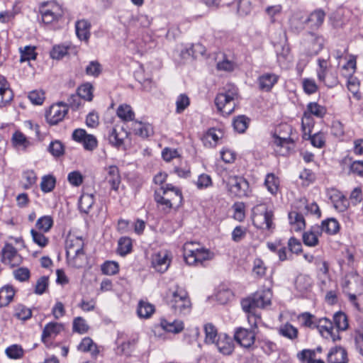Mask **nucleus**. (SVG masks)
Wrapping results in <instances>:
<instances>
[{
  "mask_svg": "<svg viewBox=\"0 0 363 363\" xmlns=\"http://www.w3.org/2000/svg\"><path fill=\"white\" fill-rule=\"evenodd\" d=\"M279 77L274 73H264L258 77L259 88L262 91H269L277 83Z\"/></svg>",
  "mask_w": 363,
  "mask_h": 363,
  "instance_id": "nucleus-23",
  "label": "nucleus"
},
{
  "mask_svg": "<svg viewBox=\"0 0 363 363\" xmlns=\"http://www.w3.org/2000/svg\"><path fill=\"white\" fill-rule=\"evenodd\" d=\"M13 98V91L6 79L0 74V108L10 104Z\"/></svg>",
  "mask_w": 363,
  "mask_h": 363,
  "instance_id": "nucleus-19",
  "label": "nucleus"
},
{
  "mask_svg": "<svg viewBox=\"0 0 363 363\" xmlns=\"http://www.w3.org/2000/svg\"><path fill=\"white\" fill-rule=\"evenodd\" d=\"M155 312V306L144 301H140L137 308V314L140 318H149Z\"/></svg>",
  "mask_w": 363,
  "mask_h": 363,
  "instance_id": "nucleus-35",
  "label": "nucleus"
},
{
  "mask_svg": "<svg viewBox=\"0 0 363 363\" xmlns=\"http://www.w3.org/2000/svg\"><path fill=\"white\" fill-rule=\"evenodd\" d=\"M72 139L83 145L84 148L88 151H93L98 145V141L96 137L91 134H88L84 129H75L72 135Z\"/></svg>",
  "mask_w": 363,
  "mask_h": 363,
  "instance_id": "nucleus-11",
  "label": "nucleus"
},
{
  "mask_svg": "<svg viewBox=\"0 0 363 363\" xmlns=\"http://www.w3.org/2000/svg\"><path fill=\"white\" fill-rule=\"evenodd\" d=\"M237 9V12L240 16H247L252 11V5L249 0H237L233 4Z\"/></svg>",
  "mask_w": 363,
  "mask_h": 363,
  "instance_id": "nucleus-49",
  "label": "nucleus"
},
{
  "mask_svg": "<svg viewBox=\"0 0 363 363\" xmlns=\"http://www.w3.org/2000/svg\"><path fill=\"white\" fill-rule=\"evenodd\" d=\"M127 135L125 132L121 129V132H118L117 128H113L110 130L108 134V141L111 145L119 147L123 144L124 138Z\"/></svg>",
  "mask_w": 363,
  "mask_h": 363,
  "instance_id": "nucleus-33",
  "label": "nucleus"
},
{
  "mask_svg": "<svg viewBox=\"0 0 363 363\" xmlns=\"http://www.w3.org/2000/svg\"><path fill=\"white\" fill-rule=\"evenodd\" d=\"M311 116L323 118L326 113V108L316 102H310L307 105L306 111Z\"/></svg>",
  "mask_w": 363,
  "mask_h": 363,
  "instance_id": "nucleus-48",
  "label": "nucleus"
},
{
  "mask_svg": "<svg viewBox=\"0 0 363 363\" xmlns=\"http://www.w3.org/2000/svg\"><path fill=\"white\" fill-rule=\"evenodd\" d=\"M193 243L184 246V258L189 265H203V262L211 258V253L204 248H190Z\"/></svg>",
  "mask_w": 363,
  "mask_h": 363,
  "instance_id": "nucleus-6",
  "label": "nucleus"
},
{
  "mask_svg": "<svg viewBox=\"0 0 363 363\" xmlns=\"http://www.w3.org/2000/svg\"><path fill=\"white\" fill-rule=\"evenodd\" d=\"M33 240L35 243L41 247H45L48 243V238H46L43 233L38 232L36 230L32 229L30 230Z\"/></svg>",
  "mask_w": 363,
  "mask_h": 363,
  "instance_id": "nucleus-63",
  "label": "nucleus"
},
{
  "mask_svg": "<svg viewBox=\"0 0 363 363\" xmlns=\"http://www.w3.org/2000/svg\"><path fill=\"white\" fill-rule=\"evenodd\" d=\"M1 262L5 264L14 267L21 262V257L18 255L16 248L11 244H6L1 251Z\"/></svg>",
  "mask_w": 363,
  "mask_h": 363,
  "instance_id": "nucleus-17",
  "label": "nucleus"
},
{
  "mask_svg": "<svg viewBox=\"0 0 363 363\" xmlns=\"http://www.w3.org/2000/svg\"><path fill=\"white\" fill-rule=\"evenodd\" d=\"M133 130L136 135L143 138L149 137L153 133L151 125L141 122L135 123Z\"/></svg>",
  "mask_w": 363,
  "mask_h": 363,
  "instance_id": "nucleus-42",
  "label": "nucleus"
},
{
  "mask_svg": "<svg viewBox=\"0 0 363 363\" xmlns=\"http://www.w3.org/2000/svg\"><path fill=\"white\" fill-rule=\"evenodd\" d=\"M132 250V242L129 238L123 237L118 240V252L121 255H126Z\"/></svg>",
  "mask_w": 363,
  "mask_h": 363,
  "instance_id": "nucleus-53",
  "label": "nucleus"
},
{
  "mask_svg": "<svg viewBox=\"0 0 363 363\" xmlns=\"http://www.w3.org/2000/svg\"><path fill=\"white\" fill-rule=\"evenodd\" d=\"M78 350L81 352H89L91 354L96 357L99 354V350L96 345L93 342L90 337H84L77 347Z\"/></svg>",
  "mask_w": 363,
  "mask_h": 363,
  "instance_id": "nucleus-34",
  "label": "nucleus"
},
{
  "mask_svg": "<svg viewBox=\"0 0 363 363\" xmlns=\"http://www.w3.org/2000/svg\"><path fill=\"white\" fill-rule=\"evenodd\" d=\"M206 333V342L207 343H215L218 338V333L215 326L211 323H207L204 325Z\"/></svg>",
  "mask_w": 363,
  "mask_h": 363,
  "instance_id": "nucleus-54",
  "label": "nucleus"
},
{
  "mask_svg": "<svg viewBox=\"0 0 363 363\" xmlns=\"http://www.w3.org/2000/svg\"><path fill=\"white\" fill-rule=\"evenodd\" d=\"M67 113L68 108L66 104L62 102H59L52 105L49 110L46 111V121L51 125H57L63 120Z\"/></svg>",
  "mask_w": 363,
  "mask_h": 363,
  "instance_id": "nucleus-10",
  "label": "nucleus"
},
{
  "mask_svg": "<svg viewBox=\"0 0 363 363\" xmlns=\"http://www.w3.org/2000/svg\"><path fill=\"white\" fill-rule=\"evenodd\" d=\"M167 303L175 314L186 315L190 313L191 303L185 289L177 286L175 290L169 291L167 296Z\"/></svg>",
  "mask_w": 363,
  "mask_h": 363,
  "instance_id": "nucleus-2",
  "label": "nucleus"
},
{
  "mask_svg": "<svg viewBox=\"0 0 363 363\" xmlns=\"http://www.w3.org/2000/svg\"><path fill=\"white\" fill-rule=\"evenodd\" d=\"M292 127L286 123L280 125L273 134V143L277 147L284 148V151L281 154L286 155L291 149V145H294L295 141L291 138Z\"/></svg>",
  "mask_w": 363,
  "mask_h": 363,
  "instance_id": "nucleus-5",
  "label": "nucleus"
},
{
  "mask_svg": "<svg viewBox=\"0 0 363 363\" xmlns=\"http://www.w3.org/2000/svg\"><path fill=\"white\" fill-rule=\"evenodd\" d=\"M108 174L106 177V182L110 184L111 189L117 191L121 184V176L119 169L116 166L108 167Z\"/></svg>",
  "mask_w": 363,
  "mask_h": 363,
  "instance_id": "nucleus-26",
  "label": "nucleus"
},
{
  "mask_svg": "<svg viewBox=\"0 0 363 363\" xmlns=\"http://www.w3.org/2000/svg\"><path fill=\"white\" fill-rule=\"evenodd\" d=\"M15 291L12 286H5L0 289V308L6 306L13 300Z\"/></svg>",
  "mask_w": 363,
  "mask_h": 363,
  "instance_id": "nucleus-38",
  "label": "nucleus"
},
{
  "mask_svg": "<svg viewBox=\"0 0 363 363\" xmlns=\"http://www.w3.org/2000/svg\"><path fill=\"white\" fill-rule=\"evenodd\" d=\"M322 233V229L318 225L311 226L310 230L303 234V243L310 247L316 246L318 244V238Z\"/></svg>",
  "mask_w": 363,
  "mask_h": 363,
  "instance_id": "nucleus-22",
  "label": "nucleus"
},
{
  "mask_svg": "<svg viewBox=\"0 0 363 363\" xmlns=\"http://www.w3.org/2000/svg\"><path fill=\"white\" fill-rule=\"evenodd\" d=\"M306 41L308 43V54L309 55H316L323 49L325 40L322 35L308 32L306 35Z\"/></svg>",
  "mask_w": 363,
  "mask_h": 363,
  "instance_id": "nucleus-18",
  "label": "nucleus"
},
{
  "mask_svg": "<svg viewBox=\"0 0 363 363\" xmlns=\"http://www.w3.org/2000/svg\"><path fill=\"white\" fill-rule=\"evenodd\" d=\"M90 23L84 19L77 21L75 23V30L77 38L80 40L88 42L90 38Z\"/></svg>",
  "mask_w": 363,
  "mask_h": 363,
  "instance_id": "nucleus-25",
  "label": "nucleus"
},
{
  "mask_svg": "<svg viewBox=\"0 0 363 363\" xmlns=\"http://www.w3.org/2000/svg\"><path fill=\"white\" fill-rule=\"evenodd\" d=\"M272 297L269 289L257 291L251 297L243 299L241 302L244 311H252L257 308H264L271 304Z\"/></svg>",
  "mask_w": 363,
  "mask_h": 363,
  "instance_id": "nucleus-4",
  "label": "nucleus"
},
{
  "mask_svg": "<svg viewBox=\"0 0 363 363\" xmlns=\"http://www.w3.org/2000/svg\"><path fill=\"white\" fill-rule=\"evenodd\" d=\"M222 137L223 133L220 130L210 128L202 137V142L207 147H214Z\"/></svg>",
  "mask_w": 363,
  "mask_h": 363,
  "instance_id": "nucleus-24",
  "label": "nucleus"
},
{
  "mask_svg": "<svg viewBox=\"0 0 363 363\" xmlns=\"http://www.w3.org/2000/svg\"><path fill=\"white\" fill-rule=\"evenodd\" d=\"M48 150L55 157H59L63 155L65 152L64 145L60 140L52 141Z\"/></svg>",
  "mask_w": 363,
  "mask_h": 363,
  "instance_id": "nucleus-55",
  "label": "nucleus"
},
{
  "mask_svg": "<svg viewBox=\"0 0 363 363\" xmlns=\"http://www.w3.org/2000/svg\"><path fill=\"white\" fill-rule=\"evenodd\" d=\"M170 262L171 258L167 251H160L152 257V267L160 273H164L167 270Z\"/></svg>",
  "mask_w": 363,
  "mask_h": 363,
  "instance_id": "nucleus-15",
  "label": "nucleus"
},
{
  "mask_svg": "<svg viewBox=\"0 0 363 363\" xmlns=\"http://www.w3.org/2000/svg\"><path fill=\"white\" fill-rule=\"evenodd\" d=\"M352 281H354L357 284L360 283V282H362V279L357 273L351 272L349 274L345 276V280L343 281V282L342 284V288L345 290L350 291L351 290L350 284H352Z\"/></svg>",
  "mask_w": 363,
  "mask_h": 363,
  "instance_id": "nucleus-61",
  "label": "nucleus"
},
{
  "mask_svg": "<svg viewBox=\"0 0 363 363\" xmlns=\"http://www.w3.org/2000/svg\"><path fill=\"white\" fill-rule=\"evenodd\" d=\"M53 225V220L50 216H44L38 219L37 228L44 233L48 232Z\"/></svg>",
  "mask_w": 363,
  "mask_h": 363,
  "instance_id": "nucleus-51",
  "label": "nucleus"
},
{
  "mask_svg": "<svg viewBox=\"0 0 363 363\" xmlns=\"http://www.w3.org/2000/svg\"><path fill=\"white\" fill-rule=\"evenodd\" d=\"M117 116L123 121H130L133 120L135 113L130 106L122 104L120 105L117 109Z\"/></svg>",
  "mask_w": 363,
  "mask_h": 363,
  "instance_id": "nucleus-47",
  "label": "nucleus"
},
{
  "mask_svg": "<svg viewBox=\"0 0 363 363\" xmlns=\"http://www.w3.org/2000/svg\"><path fill=\"white\" fill-rule=\"evenodd\" d=\"M235 340L245 348H250L255 343V333L242 328H238L234 334Z\"/></svg>",
  "mask_w": 363,
  "mask_h": 363,
  "instance_id": "nucleus-16",
  "label": "nucleus"
},
{
  "mask_svg": "<svg viewBox=\"0 0 363 363\" xmlns=\"http://www.w3.org/2000/svg\"><path fill=\"white\" fill-rule=\"evenodd\" d=\"M326 13L322 9H317L308 16H294L291 20V26L296 30L308 28L311 30L318 29L324 23Z\"/></svg>",
  "mask_w": 363,
  "mask_h": 363,
  "instance_id": "nucleus-3",
  "label": "nucleus"
},
{
  "mask_svg": "<svg viewBox=\"0 0 363 363\" xmlns=\"http://www.w3.org/2000/svg\"><path fill=\"white\" fill-rule=\"evenodd\" d=\"M349 205V201L344 195H338L337 199L333 201V206L339 212H345L348 208Z\"/></svg>",
  "mask_w": 363,
  "mask_h": 363,
  "instance_id": "nucleus-64",
  "label": "nucleus"
},
{
  "mask_svg": "<svg viewBox=\"0 0 363 363\" xmlns=\"http://www.w3.org/2000/svg\"><path fill=\"white\" fill-rule=\"evenodd\" d=\"M264 184L271 194H277L279 189V181L274 174H268L266 176Z\"/></svg>",
  "mask_w": 363,
  "mask_h": 363,
  "instance_id": "nucleus-50",
  "label": "nucleus"
},
{
  "mask_svg": "<svg viewBox=\"0 0 363 363\" xmlns=\"http://www.w3.org/2000/svg\"><path fill=\"white\" fill-rule=\"evenodd\" d=\"M289 219L291 228L294 231H301L306 226L305 220L301 213L291 211L289 213Z\"/></svg>",
  "mask_w": 363,
  "mask_h": 363,
  "instance_id": "nucleus-27",
  "label": "nucleus"
},
{
  "mask_svg": "<svg viewBox=\"0 0 363 363\" xmlns=\"http://www.w3.org/2000/svg\"><path fill=\"white\" fill-rule=\"evenodd\" d=\"M12 142L16 147L26 150L30 145V142L21 131H16L12 135Z\"/></svg>",
  "mask_w": 363,
  "mask_h": 363,
  "instance_id": "nucleus-41",
  "label": "nucleus"
},
{
  "mask_svg": "<svg viewBox=\"0 0 363 363\" xmlns=\"http://www.w3.org/2000/svg\"><path fill=\"white\" fill-rule=\"evenodd\" d=\"M325 339H331L333 342L340 340L339 334H336L335 328L330 320L326 318H317L315 326Z\"/></svg>",
  "mask_w": 363,
  "mask_h": 363,
  "instance_id": "nucleus-12",
  "label": "nucleus"
},
{
  "mask_svg": "<svg viewBox=\"0 0 363 363\" xmlns=\"http://www.w3.org/2000/svg\"><path fill=\"white\" fill-rule=\"evenodd\" d=\"M238 96V88L231 84H226L215 99L218 111L223 116L231 114L235 110Z\"/></svg>",
  "mask_w": 363,
  "mask_h": 363,
  "instance_id": "nucleus-1",
  "label": "nucleus"
},
{
  "mask_svg": "<svg viewBox=\"0 0 363 363\" xmlns=\"http://www.w3.org/2000/svg\"><path fill=\"white\" fill-rule=\"evenodd\" d=\"M70 46L65 44L55 45L50 52V57L60 60L69 54Z\"/></svg>",
  "mask_w": 363,
  "mask_h": 363,
  "instance_id": "nucleus-37",
  "label": "nucleus"
},
{
  "mask_svg": "<svg viewBox=\"0 0 363 363\" xmlns=\"http://www.w3.org/2000/svg\"><path fill=\"white\" fill-rule=\"evenodd\" d=\"M226 185L231 196L239 198L248 196L249 183L242 177L230 175L227 179Z\"/></svg>",
  "mask_w": 363,
  "mask_h": 363,
  "instance_id": "nucleus-8",
  "label": "nucleus"
},
{
  "mask_svg": "<svg viewBox=\"0 0 363 363\" xmlns=\"http://www.w3.org/2000/svg\"><path fill=\"white\" fill-rule=\"evenodd\" d=\"M319 228L322 229V233L325 232L329 235H335L339 232L340 226L336 219L330 218L323 220Z\"/></svg>",
  "mask_w": 363,
  "mask_h": 363,
  "instance_id": "nucleus-30",
  "label": "nucleus"
},
{
  "mask_svg": "<svg viewBox=\"0 0 363 363\" xmlns=\"http://www.w3.org/2000/svg\"><path fill=\"white\" fill-rule=\"evenodd\" d=\"M89 326L86 320L82 317H77L73 320V330L80 334L88 331Z\"/></svg>",
  "mask_w": 363,
  "mask_h": 363,
  "instance_id": "nucleus-62",
  "label": "nucleus"
},
{
  "mask_svg": "<svg viewBox=\"0 0 363 363\" xmlns=\"http://www.w3.org/2000/svg\"><path fill=\"white\" fill-rule=\"evenodd\" d=\"M261 210L259 207L257 208L259 213H255L253 216V223L254 225L260 229L271 230L274 228L273 223V213L272 211H268L264 206H260Z\"/></svg>",
  "mask_w": 363,
  "mask_h": 363,
  "instance_id": "nucleus-9",
  "label": "nucleus"
},
{
  "mask_svg": "<svg viewBox=\"0 0 363 363\" xmlns=\"http://www.w3.org/2000/svg\"><path fill=\"white\" fill-rule=\"evenodd\" d=\"M278 333L280 335L290 340H296L298 335V329L289 323L281 325L278 329Z\"/></svg>",
  "mask_w": 363,
  "mask_h": 363,
  "instance_id": "nucleus-32",
  "label": "nucleus"
},
{
  "mask_svg": "<svg viewBox=\"0 0 363 363\" xmlns=\"http://www.w3.org/2000/svg\"><path fill=\"white\" fill-rule=\"evenodd\" d=\"M64 329L63 325L56 322H50L48 323L42 333V340L45 341V339L51 336H55L59 334Z\"/></svg>",
  "mask_w": 363,
  "mask_h": 363,
  "instance_id": "nucleus-28",
  "label": "nucleus"
},
{
  "mask_svg": "<svg viewBox=\"0 0 363 363\" xmlns=\"http://www.w3.org/2000/svg\"><path fill=\"white\" fill-rule=\"evenodd\" d=\"M298 357L303 363H325L322 359H315V351L311 350H302Z\"/></svg>",
  "mask_w": 363,
  "mask_h": 363,
  "instance_id": "nucleus-45",
  "label": "nucleus"
},
{
  "mask_svg": "<svg viewBox=\"0 0 363 363\" xmlns=\"http://www.w3.org/2000/svg\"><path fill=\"white\" fill-rule=\"evenodd\" d=\"M249 119L245 116H240L233 121V126L236 131L242 133L248 126Z\"/></svg>",
  "mask_w": 363,
  "mask_h": 363,
  "instance_id": "nucleus-60",
  "label": "nucleus"
},
{
  "mask_svg": "<svg viewBox=\"0 0 363 363\" xmlns=\"http://www.w3.org/2000/svg\"><path fill=\"white\" fill-rule=\"evenodd\" d=\"M55 182L56 180L54 177L51 175L44 176L40 183L41 190L45 193L52 191L55 186Z\"/></svg>",
  "mask_w": 363,
  "mask_h": 363,
  "instance_id": "nucleus-56",
  "label": "nucleus"
},
{
  "mask_svg": "<svg viewBox=\"0 0 363 363\" xmlns=\"http://www.w3.org/2000/svg\"><path fill=\"white\" fill-rule=\"evenodd\" d=\"M77 94L82 99L87 101H91L93 99V86L89 83H86L81 85L77 89Z\"/></svg>",
  "mask_w": 363,
  "mask_h": 363,
  "instance_id": "nucleus-52",
  "label": "nucleus"
},
{
  "mask_svg": "<svg viewBox=\"0 0 363 363\" xmlns=\"http://www.w3.org/2000/svg\"><path fill=\"white\" fill-rule=\"evenodd\" d=\"M94 203V197L93 194H83L79 201V210L84 213H88Z\"/></svg>",
  "mask_w": 363,
  "mask_h": 363,
  "instance_id": "nucleus-39",
  "label": "nucleus"
},
{
  "mask_svg": "<svg viewBox=\"0 0 363 363\" xmlns=\"http://www.w3.org/2000/svg\"><path fill=\"white\" fill-rule=\"evenodd\" d=\"M328 363H348L347 352L340 346L331 348L327 356Z\"/></svg>",
  "mask_w": 363,
  "mask_h": 363,
  "instance_id": "nucleus-21",
  "label": "nucleus"
},
{
  "mask_svg": "<svg viewBox=\"0 0 363 363\" xmlns=\"http://www.w3.org/2000/svg\"><path fill=\"white\" fill-rule=\"evenodd\" d=\"M154 199L157 205V207L161 208V209L164 213L169 212V211L172 208V207L174 206L169 201V200L167 199L164 196H162L156 189L155 190Z\"/></svg>",
  "mask_w": 363,
  "mask_h": 363,
  "instance_id": "nucleus-43",
  "label": "nucleus"
},
{
  "mask_svg": "<svg viewBox=\"0 0 363 363\" xmlns=\"http://www.w3.org/2000/svg\"><path fill=\"white\" fill-rule=\"evenodd\" d=\"M20 52V62H30L36 59L37 52H35V47L32 45H26L19 48Z\"/></svg>",
  "mask_w": 363,
  "mask_h": 363,
  "instance_id": "nucleus-36",
  "label": "nucleus"
},
{
  "mask_svg": "<svg viewBox=\"0 0 363 363\" xmlns=\"http://www.w3.org/2000/svg\"><path fill=\"white\" fill-rule=\"evenodd\" d=\"M282 11V6L280 4L267 6L265 12L269 16L271 23H274L277 21Z\"/></svg>",
  "mask_w": 363,
  "mask_h": 363,
  "instance_id": "nucleus-57",
  "label": "nucleus"
},
{
  "mask_svg": "<svg viewBox=\"0 0 363 363\" xmlns=\"http://www.w3.org/2000/svg\"><path fill=\"white\" fill-rule=\"evenodd\" d=\"M160 326L164 330L173 333H179L184 329L183 322L178 320L171 322L162 318L160 320Z\"/></svg>",
  "mask_w": 363,
  "mask_h": 363,
  "instance_id": "nucleus-29",
  "label": "nucleus"
},
{
  "mask_svg": "<svg viewBox=\"0 0 363 363\" xmlns=\"http://www.w3.org/2000/svg\"><path fill=\"white\" fill-rule=\"evenodd\" d=\"M118 264L113 261H106L101 265V271L106 275H114L118 273Z\"/></svg>",
  "mask_w": 363,
  "mask_h": 363,
  "instance_id": "nucleus-59",
  "label": "nucleus"
},
{
  "mask_svg": "<svg viewBox=\"0 0 363 363\" xmlns=\"http://www.w3.org/2000/svg\"><path fill=\"white\" fill-rule=\"evenodd\" d=\"M173 205H179L183 200L182 191L172 184H166L156 189Z\"/></svg>",
  "mask_w": 363,
  "mask_h": 363,
  "instance_id": "nucleus-14",
  "label": "nucleus"
},
{
  "mask_svg": "<svg viewBox=\"0 0 363 363\" xmlns=\"http://www.w3.org/2000/svg\"><path fill=\"white\" fill-rule=\"evenodd\" d=\"M354 339L356 350L363 357V321L359 322L355 328Z\"/></svg>",
  "mask_w": 363,
  "mask_h": 363,
  "instance_id": "nucleus-44",
  "label": "nucleus"
},
{
  "mask_svg": "<svg viewBox=\"0 0 363 363\" xmlns=\"http://www.w3.org/2000/svg\"><path fill=\"white\" fill-rule=\"evenodd\" d=\"M215 343L218 350L224 355H230L234 351L233 341L226 334L220 335Z\"/></svg>",
  "mask_w": 363,
  "mask_h": 363,
  "instance_id": "nucleus-20",
  "label": "nucleus"
},
{
  "mask_svg": "<svg viewBox=\"0 0 363 363\" xmlns=\"http://www.w3.org/2000/svg\"><path fill=\"white\" fill-rule=\"evenodd\" d=\"M138 342V335H133L128 340L123 341L118 347V350L122 354L125 355H130V353L134 350L137 343Z\"/></svg>",
  "mask_w": 363,
  "mask_h": 363,
  "instance_id": "nucleus-31",
  "label": "nucleus"
},
{
  "mask_svg": "<svg viewBox=\"0 0 363 363\" xmlns=\"http://www.w3.org/2000/svg\"><path fill=\"white\" fill-rule=\"evenodd\" d=\"M84 240L81 237L69 235L66 240V255L69 257H77L84 255Z\"/></svg>",
  "mask_w": 363,
  "mask_h": 363,
  "instance_id": "nucleus-13",
  "label": "nucleus"
},
{
  "mask_svg": "<svg viewBox=\"0 0 363 363\" xmlns=\"http://www.w3.org/2000/svg\"><path fill=\"white\" fill-rule=\"evenodd\" d=\"M317 318V317L308 312L302 313L298 316V320L301 325L309 328H315Z\"/></svg>",
  "mask_w": 363,
  "mask_h": 363,
  "instance_id": "nucleus-46",
  "label": "nucleus"
},
{
  "mask_svg": "<svg viewBox=\"0 0 363 363\" xmlns=\"http://www.w3.org/2000/svg\"><path fill=\"white\" fill-rule=\"evenodd\" d=\"M333 320L336 334H339L340 330H345L348 328L347 318L345 313L342 312L336 313L334 315Z\"/></svg>",
  "mask_w": 363,
  "mask_h": 363,
  "instance_id": "nucleus-40",
  "label": "nucleus"
},
{
  "mask_svg": "<svg viewBox=\"0 0 363 363\" xmlns=\"http://www.w3.org/2000/svg\"><path fill=\"white\" fill-rule=\"evenodd\" d=\"M42 21L45 24L58 21L64 15L62 6L55 1H45L40 4Z\"/></svg>",
  "mask_w": 363,
  "mask_h": 363,
  "instance_id": "nucleus-7",
  "label": "nucleus"
},
{
  "mask_svg": "<svg viewBox=\"0 0 363 363\" xmlns=\"http://www.w3.org/2000/svg\"><path fill=\"white\" fill-rule=\"evenodd\" d=\"M190 104L189 98L184 94H179L176 100V112L182 113Z\"/></svg>",
  "mask_w": 363,
  "mask_h": 363,
  "instance_id": "nucleus-58",
  "label": "nucleus"
}]
</instances>
